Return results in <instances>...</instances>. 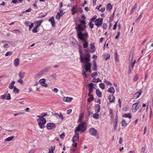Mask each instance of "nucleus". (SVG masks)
I'll use <instances>...</instances> for the list:
<instances>
[{
    "label": "nucleus",
    "instance_id": "52",
    "mask_svg": "<svg viewBox=\"0 0 153 153\" xmlns=\"http://www.w3.org/2000/svg\"><path fill=\"white\" fill-rule=\"evenodd\" d=\"M65 136V134L64 133L62 134L60 136V138L62 139H63V138H64Z\"/></svg>",
    "mask_w": 153,
    "mask_h": 153
},
{
    "label": "nucleus",
    "instance_id": "61",
    "mask_svg": "<svg viewBox=\"0 0 153 153\" xmlns=\"http://www.w3.org/2000/svg\"><path fill=\"white\" fill-rule=\"evenodd\" d=\"M107 25H106V24H103V26H102L103 29H106L107 28Z\"/></svg>",
    "mask_w": 153,
    "mask_h": 153
},
{
    "label": "nucleus",
    "instance_id": "31",
    "mask_svg": "<svg viewBox=\"0 0 153 153\" xmlns=\"http://www.w3.org/2000/svg\"><path fill=\"white\" fill-rule=\"evenodd\" d=\"M14 137L13 136L8 137L5 139V141L7 142L10 141L14 138Z\"/></svg>",
    "mask_w": 153,
    "mask_h": 153
},
{
    "label": "nucleus",
    "instance_id": "3",
    "mask_svg": "<svg viewBox=\"0 0 153 153\" xmlns=\"http://www.w3.org/2000/svg\"><path fill=\"white\" fill-rule=\"evenodd\" d=\"M75 28L77 31V36L79 38H82H82L81 37L88 36V34L87 33L84 34L81 33V32L83 31L84 29L80 25H76Z\"/></svg>",
    "mask_w": 153,
    "mask_h": 153
},
{
    "label": "nucleus",
    "instance_id": "21",
    "mask_svg": "<svg viewBox=\"0 0 153 153\" xmlns=\"http://www.w3.org/2000/svg\"><path fill=\"white\" fill-rule=\"evenodd\" d=\"M19 58H16L14 60V64L16 67L18 66L19 65Z\"/></svg>",
    "mask_w": 153,
    "mask_h": 153
},
{
    "label": "nucleus",
    "instance_id": "9",
    "mask_svg": "<svg viewBox=\"0 0 153 153\" xmlns=\"http://www.w3.org/2000/svg\"><path fill=\"white\" fill-rule=\"evenodd\" d=\"M46 80L45 79H42L39 81V82L42 86L45 88H47L48 86L47 84L45 83Z\"/></svg>",
    "mask_w": 153,
    "mask_h": 153
},
{
    "label": "nucleus",
    "instance_id": "26",
    "mask_svg": "<svg viewBox=\"0 0 153 153\" xmlns=\"http://www.w3.org/2000/svg\"><path fill=\"white\" fill-rule=\"evenodd\" d=\"M96 92L97 95L99 97H102L101 92L99 91V89H97L96 90Z\"/></svg>",
    "mask_w": 153,
    "mask_h": 153
},
{
    "label": "nucleus",
    "instance_id": "30",
    "mask_svg": "<svg viewBox=\"0 0 153 153\" xmlns=\"http://www.w3.org/2000/svg\"><path fill=\"white\" fill-rule=\"evenodd\" d=\"M94 98L93 95H91V97H90L88 99V102H90L94 100Z\"/></svg>",
    "mask_w": 153,
    "mask_h": 153
},
{
    "label": "nucleus",
    "instance_id": "12",
    "mask_svg": "<svg viewBox=\"0 0 153 153\" xmlns=\"http://www.w3.org/2000/svg\"><path fill=\"white\" fill-rule=\"evenodd\" d=\"M55 124L54 123H49L47 125V128L48 129H51L55 128Z\"/></svg>",
    "mask_w": 153,
    "mask_h": 153
},
{
    "label": "nucleus",
    "instance_id": "45",
    "mask_svg": "<svg viewBox=\"0 0 153 153\" xmlns=\"http://www.w3.org/2000/svg\"><path fill=\"white\" fill-rule=\"evenodd\" d=\"M97 75V72H95V73H93L91 74V76L92 78H94L95 76H96Z\"/></svg>",
    "mask_w": 153,
    "mask_h": 153
},
{
    "label": "nucleus",
    "instance_id": "42",
    "mask_svg": "<svg viewBox=\"0 0 153 153\" xmlns=\"http://www.w3.org/2000/svg\"><path fill=\"white\" fill-rule=\"evenodd\" d=\"M104 82L108 85H109L110 86L112 85V84L111 83V82L107 80H105Z\"/></svg>",
    "mask_w": 153,
    "mask_h": 153
},
{
    "label": "nucleus",
    "instance_id": "33",
    "mask_svg": "<svg viewBox=\"0 0 153 153\" xmlns=\"http://www.w3.org/2000/svg\"><path fill=\"white\" fill-rule=\"evenodd\" d=\"M121 124L123 126H126L127 125V123L125 120H123L121 122Z\"/></svg>",
    "mask_w": 153,
    "mask_h": 153
},
{
    "label": "nucleus",
    "instance_id": "49",
    "mask_svg": "<svg viewBox=\"0 0 153 153\" xmlns=\"http://www.w3.org/2000/svg\"><path fill=\"white\" fill-rule=\"evenodd\" d=\"M89 25L90 27L92 29L94 27V24L92 23L91 22H90L88 24Z\"/></svg>",
    "mask_w": 153,
    "mask_h": 153
},
{
    "label": "nucleus",
    "instance_id": "55",
    "mask_svg": "<svg viewBox=\"0 0 153 153\" xmlns=\"http://www.w3.org/2000/svg\"><path fill=\"white\" fill-rule=\"evenodd\" d=\"M52 90L53 91L56 93H57L59 91V90L57 88H54Z\"/></svg>",
    "mask_w": 153,
    "mask_h": 153
},
{
    "label": "nucleus",
    "instance_id": "43",
    "mask_svg": "<svg viewBox=\"0 0 153 153\" xmlns=\"http://www.w3.org/2000/svg\"><path fill=\"white\" fill-rule=\"evenodd\" d=\"M97 17L96 15L94 16L92 18L90 19L91 22H93L96 19Z\"/></svg>",
    "mask_w": 153,
    "mask_h": 153
},
{
    "label": "nucleus",
    "instance_id": "53",
    "mask_svg": "<svg viewBox=\"0 0 153 153\" xmlns=\"http://www.w3.org/2000/svg\"><path fill=\"white\" fill-rule=\"evenodd\" d=\"M40 115H41V116H40V117H45L47 115V114L45 113H43L41 114Z\"/></svg>",
    "mask_w": 153,
    "mask_h": 153
},
{
    "label": "nucleus",
    "instance_id": "41",
    "mask_svg": "<svg viewBox=\"0 0 153 153\" xmlns=\"http://www.w3.org/2000/svg\"><path fill=\"white\" fill-rule=\"evenodd\" d=\"M93 117L94 118L96 119H98L99 118V115L97 114H94L93 115Z\"/></svg>",
    "mask_w": 153,
    "mask_h": 153
},
{
    "label": "nucleus",
    "instance_id": "35",
    "mask_svg": "<svg viewBox=\"0 0 153 153\" xmlns=\"http://www.w3.org/2000/svg\"><path fill=\"white\" fill-rule=\"evenodd\" d=\"M94 65L93 66V69L94 71L97 70V66L96 62L95 60H94Z\"/></svg>",
    "mask_w": 153,
    "mask_h": 153
},
{
    "label": "nucleus",
    "instance_id": "40",
    "mask_svg": "<svg viewBox=\"0 0 153 153\" xmlns=\"http://www.w3.org/2000/svg\"><path fill=\"white\" fill-rule=\"evenodd\" d=\"M100 88L102 89H104L105 88V85L103 83H100L99 85Z\"/></svg>",
    "mask_w": 153,
    "mask_h": 153
},
{
    "label": "nucleus",
    "instance_id": "22",
    "mask_svg": "<svg viewBox=\"0 0 153 153\" xmlns=\"http://www.w3.org/2000/svg\"><path fill=\"white\" fill-rule=\"evenodd\" d=\"M100 106L98 104H97L95 105V110L96 112L99 113L100 112Z\"/></svg>",
    "mask_w": 153,
    "mask_h": 153
},
{
    "label": "nucleus",
    "instance_id": "4",
    "mask_svg": "<svg viewBox=\"0 0 153 153\" xmlns=\"http://www.w3.org/2000/svg\"><path fill=\"white\" fill-rule=\"evenodd\" d=\"M49 68L50 67H48L45 68L43 70L40 71L39 72L34 76V78H36L40 76H42L45 72L47 71L49 69Z\"/></svg>",
    "mask_w": 153,
    "mask_h": 153
},
{
    "label": "nucleus",
    "instance_id": "64",
    "mask_svg": "<svg viewBox=\"0 0 153 153\" xmlns=\"http://www.w3.org/2000/svg\"><path fill=\"white\" fill-rule=\"evenodd\" d=\"M92 82L94 83H96L98 82V81H97V80L95 79L94 78L92 80Z\"/></svg>",
    "mask_w": 153,
    "mask_h": 153
},
{
    "label": "nucleus",
    "instance_id": "24",
    "mask_svg": "<svg viewBox=\"0 0 153 153\" xmlns=\"http://www.w3.org/2000/svg\"><path fill=\"white\" fill-rule=\"evenodd\" d=\"M25 74V73L24 72H20L19 74L20 78L23 79L24 78Z\"/></svg>",
    "mask_w": 153,
    "mask_h": 153
},
{
    "label": "nucleus",
    "instance_id": "47",
    "mask_svg": "<svg viewBox=\"0 0 153 153\" xmlns=\"http://www.w3.org/2000/svg\"><path fill=\"white\" fill-rule=\"evenodd\" d=\"M138 76L137 75H136L134 77L133 80L134 81H136L138 79Z\"/></svg>",
    "mask_w": 153,
    "mask_h": 153
},
{
    "label": "nucleus",
    "instance_id": "63",
    "mask_svg": "<svg viewBox=\"0 0 153 153\" xmlns=\"http://www.w3.org/2000/svg\"><path fill=\"white\" fill-rule=\"evenodd\" d=\"M72 111V110L71 109H68L67 111V113L68 114H70Z\"/></svg>",
    "mask_w": 153,
    "mask_h": 153
},
{
    "label": "nucleus",
    "instance_id": "2",
    "mask_svg": "<svg viewBox=\"0 0 153 153\" xmlns=\"http://www.w3.org/2000/svg\"><path fill=\"white\" fill-rule=\"evenodd\" d=\"M90 54L87 53L85 55V70L86 72L89 71L91 72V64L89 62L90 61Z\"/></svg>",
    "mask_w": 153,
    "mask_h": 153
},
{
    "label": "nucleus",
    "instance_id": "18",
    "mask_svg": "<svg viewBox=\"0 0 153 153\" xmlns=\"http://www.w3.org/2000/svg\"><path fill=\"white\" fill-rule=\"evenodd\" d=\"M108 99L110 102H113L115 100V97L113 95H109L108 97Z\"/></svg>",
    "mask_w": 153,
    "mask_h": 153
},
{
    "label": "nucleus",
    "instance_id": "51",
    "mask_svg": "<svg viewBox=\"0 0 153 153\" xmlns=\"http://www.w3.org/2000/svg\"><path fill=\"white\" fill-rule=\"evenodd\" d=\"M59 118L61 119L62 120L64 119V118L63 117V115L62 113H60L59 116Z\"/></svg>",
    "mask_w": 153,
    "mask_h": 153
},
{
    "label": "nucleus",
    "instance_id": "36",
    "mask_svg": "<svg viewBox=\"0 0 153 153\" xmlns=\"http://www.w3.org/2000/svg\"><path fill=\"white\" fill-rule=\"evenodd\" d=\"M63 14H60V13L58 12L57 13V15L56 16V19H59L61 16Z\"/></svg>",
    "mask_w": 153,
    "mask_h": 153
},
{
    "label": "nucleus",
    "instance_id": "38",
    "mask_svg": "<svg viewBox=\"0 0 153 153\" xmlns=\"http://www.w3.org/2000/svg\"><path fill=\"white\" fill-rule=\"evenodd\" d=\"M38 28V27L37 26H36L33 28L32 31L33 33H36L38 32V31L37 30V28Z\"/></svg>",
    "mask_w": 153,
    "mask_h": 153
},
{
    "label": "nucleus",
    "instance_id": "1",
    "mask_svg": "<svg viewBox=\"0 0 153 153\" xmlns=\"http://www.w3.org/2000/svg\"><path fill=\"white\" fill-rule=\"evenodd\" d=\"M83 117L84 115L83 114H80L78 122H80L81 123L79 124L78 126L76 127L75 130V134L72 138V141L74 143L78 140L79 138V134L77 132L80 131L81 133H82L84 132L86 130L87 123L85 122H81Z\"/></svg>",
    "mask_w": 153,
    "mask_h": 153
},
{
    "label": "nucleus",
    "instance_id": "29",
    "mask_svg": "<svg viewBox=\"0 0 153 153\" xmlns=\"http://www.w3.org/2000/svg\"><path fill=\"white\" fill-rule=\"evenodd\" d=\"M15 83V82L14 81H12L10 84L9 86V88L10 89H12L14 88V85Z\"/></svg>",
    "mask_w": 153,
    "mask_h": 153
},
{
    "label": "nucleus",
    "instance_id": "17",
    "mask_svg": "<svg viewBox=\"0 0 153 153\" xmlns=\"http://www.w3.org/2000/svg\"><path fill=\"white\" fill-rule=\"evenodd\" d=\"M141 93L142 91L137 92L134 95L133 98L135 99H137L140 96Z\"/></svg>",
    "mask_w": 153,
    "mask_h": 153
},
{
    "label": "nucleus",
    "instance_id": "27",
    "mask_svg": "<svg viewBox=\"0 0 153 153\" xmlns=\"http://www.w3.org/2000/svg\"><path fill=\"white\" fill-rule=\"evenodd\" d=\"M110 57V55L109 53H105L104 54L103 58L105 60L108 59Z\"/></svg>",
    "mask_w": 153,
    "mask_h": 153
},
{
    "label": "nucleus",
    "instance_id": "39",
    "mask_svg": "<svg viewBox=\"0 0 153 153\" xmlns=\"http://www.w3.org/2000/svg\"><path fill=\"white\" fill-rule=\"evenodd\" d=\"M13 53V52L12 51H8L5 54V56H9L11 55Z\"/></svg>",
    "mask_w": 153,
    "mask_h": 153
},
{
    "label": "nucleus",
    "instance_id": "58",
    "mask_svg": "<svg viewBox=\"0 0 153 153\" xmlns=\"http://www.w3.org/2000/svg\"><path fill=\"white\" fill-rule=\"evenodd\" d=\"M109 112H110V114L111 115V116H112L113 115V111L111 109H110V110H109Z\"/></svg>",
    "mask_w": 153,
    "mask_h": 153
},
{
    "label": "nucleus",
    "instance_id": "19",
    "mask_svg": "<svg viewBox=\"0 0 153 153\" xmlns=\"http://www.w3.org/2000/svg\"><path fill=\"white\" fill-rule=\"evenodd\" d=\"M107 91L108 92L112 94V95H113L115 92V90L113 87H111L108 89Z\"/></svg>",
    "mask_w": 153,
    "mask_h": 153
},
{
    "label": "nucleus",
    "instance_id": "15",
    "mask_svg": "<svg viewBox=\"0 0 153 153\" xmlns=\"http://www.w3.org/2000/svg\"><path fill=\"white\" fill-rule=\"evenodd\" d=\"M72 100L73 98L69 97H64L63 98V100L64 101L67 102H70Z\"/></svg>",
    "mask_w": 153,
    "mask_h": 153
},
{
    "label": "nucleus",
    "instance_id": "56",
    "mask_svg": "<svg viewBox=\"0 0 153 153\" xmlns=\"http://www.w3.org/2000/svg\"><path fill=\"white\" fill-rule=\"evenodd\" d=\"M117 22H115V25H114L113 27V30H115L117 26Z\"/></svg>",
    "mask_w": 153,
    "mask_h": 153
},
{
    "label": "nucleus",
    "instance_id": "11",
    "mask_svg": "<svg viewBox=\"0 0 153 153\" xmlns=\"http://www.w3.org/2000/svg\"><path fill=\"white\" fill-rule=\"evenodd\" d=\"M2 99L5 98L6 100H10L11 99L10 94L9 93L6 94L2 95L1 96Z\"/></svg>",
    "mask_w": 153,
    "mask_h": 153
},
{
    "label": "nucleus",
    "instance_id": "8",
    "mask_svg": "<svg viewBox=\"0 0 153 153\" xmlns=\"http://www.w3.org/2000/svg\"><path fill=\"white\" fill-rule=\"evenodd\" d=\"M103 19L99 18L97 19L95 21V25L97 27H99L101 26L102 23Z\"/></svg>",
    "mask_w": 153,
    "mask_h": 153
},
{
    "label": "nucleus",
    "instance_id": "60",
    "mask_svg": "<svg viewBox=\"0 0 153 153\" xmlns=\"http://www.w3.org/2000/svg\"><path fill=\"white\" fill-rule=\"evenodd\" d=\"M80 23L82 24H84L85 25V22L84 20H82V21L80 20Z\"/></svg>",
    "mask_w": 153,
    "mask_h": 153
},
{
    "label": "nucleus",
    "instance_id": "34",
    "mask_svg": "<svg viewBox=\"0 0 153 153\" xmlns=\"http://www.w3.org/2000/svg\"><path fill=\"white\" fill-rule=\"evenodd\" d=\"M43 21V20H41L39 21H36V23L37 24V25L36 26H37V27H38L41 25V24L42 23Z\"/></svg>",
    "mask_w": 153,
    "mask_h": 153
},
{
    "label": "nucleus",
    "instance_id": "6",
    "mask_svg": "<svg viewBox=\"0 0 153 153\" xmlns=\"http://www.w3.org/2000/svg\"><path fill=\"white\" fill-rule=\"evenodd\" d=\"M139 103V102H137L133 105L132 106V110L133 112H136L138 108L139 107L138 105Z\"/></svg>",
    "mask_w": 153,
    "mask_h": 153
},
{
    "label": "nucleus",
    "instance_id": "14",
    "mask_svg": "<svg viewBox=\"0 0 153 153\" xmlns=\"http://www.w3.org/2000/svg\"><path fill=\"white\" fill-rule=\"evenodd\" d=\"M76 5L75 6H73L71 10V11L72 12V15H74L75 13H76L77 12V10L76 9Z\"/></svg>",
    "mask_w": 153,
    "mask_h": 153
},
{
    "label": "nucleus",
    "instance_id": "48",
    "mask_svg": "<svg viewBox=\"0 0 153 153\" xmlns=\"http://www.w3.org/2000/svg\"><path fill=\"white\" fill-rule=\"evenodd\" d=\"M22 79L20 78V79L18 81V82L20 83L21 84H23V81Z\"/></svg>",
    "mask_w": 153,
    "mask_h": 153
},
{
    "label": "nucleus",
    "instance_id": "57",
    "mask_svg": "<svg viewBox=\"0 0 153 153\" xmlns=\"http://www.w3.org/2000/svg\"><path fill=\"white\" fill-rule=\"evenodd\" d=\"M123 142V140H122V139L121 137H120L119 138V143L121 144Z\"/></svg>",
    "mask_w": 153,
    "mask_h": 153
},
{
    "label": "nucleus",
    "instance_id": "16",
    "mask_svg": "<svg viewBox=\"0 0 153 153\" xmlns=\"http://www.w3.org/2000/svg\"><path fill=\"white\" fill-rule=\"evenodd\" d=\"M135 62L136 60H134V61L131 64H129V68L130 73H131V71L133 70V68Z\"/></svg>",
    "mask_w": 153,
    "mask_h": 153
},
{
    "label": "nucleus",
    "instance_id": "44",
    "mask_svg": "<svg viewBox=\"0 0 153 153\" xmlns=\"http://www.w3.org/2000/svg\"><path fill=\"white\" fill-rule=\"evenodd\" d=\"M13 88V91L14 92H16L17 93H18L19 92V89L17 88L16 87H14Z\"/></svg>",
    "mask_w": 153,
    "mask_h": 153
},
{
    "label": "nucleus",
    "instance_id": "37",
    "mask_svg": "<svg viewBox=\"0 0 153 153\" xmlns=\"http://www.w3.org/2000/svg\"><path fill=\"white\" fill-rule=\"evenodd\" d=\"M112 6L110 3H108L107 5V9L111 10L112 9Z\"/></svg>",
    "mask_w": 153,
    "mask_h": 153
},
{
    "label": "nucleus",
    "instance_id": "50",
    "mask_svg": "<svg viewBox=\"0 0 153 153\" xmlns=\"http://www.w3.org/2000/svg\"><path fill=\"white\" fill-rule=\"evenodd\" d=\"M28 26L29 27V30H30L33 27V23H32L30 25H29Z\"/></svg>",
    "mask_w": 153,
    "mask_h": 153
},
{
    "label": "nucleus",
    "instance_id": "23",
    "mask_svg": "<svg viewBox=\"0 0 153 153\" xmlns=\"http://www.w3.org/2000/svg\"><path fill=\"white\" fill-rule=\"evenodd\" d=\"M37 117L40 118L39 121H42V123H43L44 124H45L46 123V120L45 118L43 117H40V116L38 115Z\"/></svg>",
    "mask_w": 153,
    "mask_h": 153
},
{
    "label": "nucleus",
    "instance_id": "10",
    "mask_svg": "<svg viewBox=\"0 0 153 153\" xmlns=\"http://www.w3.org/2000/svg\"><path fill=\"white\" fill-rule=\"evenodd\" d=\"M95 85L93 83H90L88 85V89L90 93H91L93 91Z\"/></svg>",
    "mask_w": 153,
    "mask_h": 153
},
{
    "label": "nucleus",
    "instance_id": "54",
    "mask_svg": "<svg viewBox=\"0 0 153 153\" xmlns=\"http://www.w3.org/2000/svg\"><path fill=\"white\" fill-rule=\"evenodd\" d=\"M3 47L4 48H8L9 47V46L8 45V44H4L3 45Z\"/></svg>",
    "mask_w": 153,
    "mask_h": 153
},
{
    "label": "nucleus",
    "instance_id": "46",
    "mask_svg": "<svg viewBox=\"0 0 153 153\" xmlns=\"http://www.w3.org/2000/svg\"><path fill=\"white\" fill-rule=\"evenodd\" d=\"M117 35L115 37V39H118L120 34V32L119 31L117 30Z\"/></svg>",
    "mask_w": 153,
    "mask_h": 153
},
{
    "label": "nucleus",
    "instance_id": "32",
    "mask_svg": "<svg viewBox=\"0 0 153 153\" xmlns=\"http://www.w3.org/2000/svg\"><path fill=\"white\" fill-rule=\"evenodd\" d=\"M137 4L136 3L134 4L133 7L132 8V9L131 10V14L132 13H133L134 10L137 8Z\"/></svg>",
    "mask_w": 153,
    "mask_h": 153
},
{
    "label": "nucleus",
    "instance_id": "5",
    "mask_svg": "<svg viewBox=\"0 0 153 153\" xmlns=\"http://www.w3.org/2000/svg\"><path fill=\"white\" fill-rule=\"evenodd\" d=\"M89 133L91 135L95 137L97 134V130L94 128H91L89 130Z\"/></svg>",
    "mask_w": 153,
    "mask_h": 153
},
{
    "label": "nucleus",
    "instance_id": "28",
    "mask_svg": "<svg viewBox=\"0 0 153 153\" xmlns=\"http://www.w3.org/2000/svg\"><path fill=\"white\" fill-rule=\"evenodd\" d=\"M45 124H44L43 123H42L41 122L39 121L38 123V124L40 128H41L43 129L44 127V125Z\"/></svg>",
    "mask_w": 153,
    "mask_h": 153
},
{
    "label": "nucleus",
    "instance_id": "20",
    "mask_svg": "<svg viewBox=\"0 0 153 153\" xmlns=\"http://www.w3.org/2000/svg\"><path fill=\"white\" fill-rule=\"evenodd\" d=\"M49 21L51 22L52 25L53 27H54L55 24V23L54 21V17H51L49 20Z\"/></svg>",
    "mask_w": 153,
    "mask_h": 153
},
{
    "label": "nucleus",
    "instance_id": "59",
    "mask_svg": "<svg viewBox=\"0 0 153 153\" xmlns=\"http://www.w3.org/2000/svg\"><path fill=\"white\" fill-rule=\"evenodd\" d=\"M31 8H29V9L26 10V11H25V12L26 13L30 12L31 11Z\"/></svg>",
    "mask_w": 153,
    "mask_h": 153
},
{
    "label": "nucleus",
    "instance_id": "13",
    "mask_svg": "<svg viewBox=\"0 0 153 153\" xmlns=\"http://www.w3.org/2000/svg\"><path fill=\"white\" fill-rule=\"evenodd\" d=\"M79 54H80V62H84V63H85V62H84L85 57L84 58L81 55V54L82 53V50L81 48H79Z\"/></svg>",
    "mask_w": 153,
    "mask_h": 153
},
{
    "label": "nucleus",
    "instance_id": "7",
    "mask_svg": "<svg viewBox=\"0 0 153 153\" xmlns=\"http://www.w3.org/2000/svg\"><path fill=\"white\" fill-rule=\"evenodd\" d=\"M87 36H83L82 37H81L82 38H82H79L81 40H82L83 41V47L85 48H86L88 47V42L86 41L85 40V39L87 38Z\"/></svg>",
    "mask_w": 153,
    "mask_h": 153
},
{
    "label": "nucleus",
    "instance_id": "62",
    "mask_svg": "<svg viewBox=\"0 0 153 153\" xmlns=\"http://www.w3.org/2000/svg\"><path fill=\"white\" fill-rule=\"evenodd\" d=\"M51 76L53 79H55L56 77V74H53L51 75Z\"/></svg>",
    "mask_w": 153,
    "mask_h": 153
},
{
    "label": "nucleus",
    "instance_id": "25",
    "mask_svg": "<svg viewBox=\"0 0 153 153\" xmlns=\"http://www.w3.org/2000/svg\"><path fill=\"white\" fill-rule=\"evenodd\" d=\"M122 117H124L128 118L129 119H131V115L130 113L124 114H123Z\"/></svg>",
    "mask_w": 153,
    "mask_h": 153
}]
</instances>
